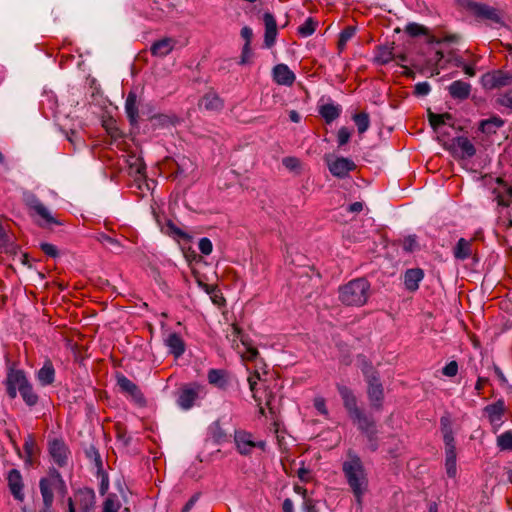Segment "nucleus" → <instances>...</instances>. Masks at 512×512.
Listing matches in <instances>:
<instances>
[{
    "label": "nucleus",
    "mask_w": 512,
    "mask_h": 512,
    "mask_svg": "<svg viewBox=\"0 0 512 512\" xmlns=\"http://www.w3.org/2000/svg\"><path fill=\"white\" fill-rule=\"evenodd\" d=\"M342 472L358 506L361 508L362 499L368 490L369 481L360 456L352 449L347 451V460L342 464Z\"/></svg>",
    "instance_id": "f257e3e1"
},
{
    "label": "nucleus",
    "mask_w": 512,
    "mask_h": 512,
    "mask_svg": "<svg viewBox=\"0 0 512 512\" xmlns=\"http://www.w3.org/2000/svg\"><path fill=\"white\" fill-rule=\"evenodd\" d=\"M371 294V284L365 277L352 279L338 288V299L345 306L362 307Z\"/></svg>",
    "instance_id": "f03ea898"
},
{
    "label": "nucleus",
    "mask_w": 512,
    "mask_h": 512,
    "mask_svg": "<svg viewBox=\"0 0 512 512\" xmlns=\"http://www.w3.org/2000/svg\"><path fill=\"white\" fill-rule=\"evenodd\" d=\"M464 9L471 14L476 21L487 26L505 27L507 13L505 10L494 7L488 2H460Z\"/></svg>",
    "instance_id": "7ed1b4c3"
},
{
    "label": "nucleus",
    "mask_w": 512,
    "mask_h": 512,
    "mask_svg": "<svg viewBox=\"0 0 512 512\" xmlns=\"http://www.w3.org/2000/svg\"><path fill=\"white\" fill-rule=\"evenodd\" d=\"M39 488L43 499L45 509H50L54 502L53 491L64 496L67 493L66 483L61 473L54 467L49 468L48 476L39 481Z\"/></svg>",
    "instance_id": "20e7f679"
},
{
    "label": "nucleus",
    "mask_w": 512,
    "mask_h": 512,
    "mask_svg": "<svg viewBox=\"0 0 512 512\" xmlns=\"http://www.w3.org/2000/svg\"><path fill=\"white\" fill-rule=\"evenodd\" d=\"M336 388L342 399L343 406L354 425L371 416V414H368L358 406L357 397L351 388L339 383L336 384Z\"/></svg>",
    "instance_id": "39448f33"
},
{
    "label": "nucleus",
    "mask_w": 512,
    "mask_h": 512,
    "mask_svg": "<svg viewBox=\"0 0 512 512\" xmlns=\"http://www.w3.org/2000/svg\"><path fill=\"white\" fill-rule=\"evenodd\" d=\"M16 366L15 362L8 361L7 374L3 381L6 393L10 399H15L17 391H20L29 382L25 371L18 369Z\"/></svg>",
    "instance_id": "423d86ee"
},
{
    "label": "nucleus",
    "mask_w": 512,
    "mask_h": 512,
    "mask_svg": "<svg viewBox=\"0 0 512 512\" xmlns=\"http://www.w3.org/2000/svg\"><path fill=\"white\" fill-rule=\"evenodd\" d=\"M329 172L339 179H344L349 176V173L356 170L357 165L349 158L333 157L331 155L325 156Z\"/></svg>",
    "instance_id": "0eeeda50"
},
{
    "label": "nucleus",
    "mask_w": 512,
    "mask_h": 512,
    "mask_svg": "<svg viewBox=\"0 0 512 512\" xmlns=\"http://www.w3.org/2000/svg\"><path fill=\"white\" fill-rule=\"evenodd\" d=\"M115 378L122 393L129 395L138 406L143 407L146 405L147 401L144 394L133 381L120 372L116 373Z\"/></svg>",
    "instance_id": "6e6552de"
},
{
    "label": "nucleus",
    "mask_w": 512,
    "mask_h": 512,
    "mask_svg": "<svg viewBox=\"0 0 512 512\" xmlns=\"http://www.w3.org/2000/svg\"><path fill=\"white\" fill-rule=\"evenodd\" d=\"M355 425L357 426V429L366 437L368 449L371 452H376L379 448V437L377 422L374 417L371 415Z\"/></svg>",
    "instance_id": "1a4fd4ad"
},
{
    "label": "nucleus",
    "mask_w": 512,
    "mask_h": 512,
    "mask_svg": "<svg viewBox=\"0 0 512 512\" xmlns=\"http://www.w3.org/2000/svg\"><path fill=\"white\" fill-rule=\"evenodd\" d=\"M48 453L58 467L67 466L70 450L62 438H54L48 441Z\"/></svg>",
    "instance_id": "9d476101"
},
{
    "label": "nucleus",
    "mask_w": 512,
    "mask_h": 512,
    "mask_svg": "<svg viewBox=\"0 0 512 512\" xmlns=\"http://www.w3.org/2000/svg\"><path fill=\"white\" fill-rule=\"evenodd\" d=\"M367 382V397L372 409L381 411L384 403V387L380 381V377H372Z\"/></svg>",
    "instance_id": "9b49d317"
},
{
    "label": "nucleus",
    "mask_w": 512,
    "mask_h": 512,
    "mask_svg": "<svg viewBox=\"0 0 512 512\" xmlns=\"http://www.w3.org/2000/svg\"><path fill=\"white\" fill-rule=\"evenodd\" d=\"M176 7L173 2H151L149 10L145 12L147 18L155 21H163L174 18Z\"/></svg>",
    "instance_id": "f8f14e48"
},
{
    "label": "nucleus",
    "mask_w": 512,
    "mask_h": 512,
    "mask_svg": "<svg viewBox=\"0 0 512 512\" xmlns=\"http://www.w3.org/2000/svg\"><path fill=\"white\" fill-rule=\"evenodd\" d=\"M512 83V75L502 70L487 72L481 77V84L484 89L493 90Z\"/></svg>",
    "instance_id": "ddd939ff"
},
{
    "label": "nucleus",
    "mask_w": 512,
    "mask_h": 512,
    "mask_svg": "<svg viewBox=\"0 0 512 512\" xmlns=\"http://www.w3.org/2000/svg\"><path fill=\"white\" fill-rule=\"evenodd\" d=\"M28 208L33 211L35 214H37L44 222H38V225L42 228H45L48 224H56V225H62V222H60L58 219L53 217L48 209L45 207V205L36 197H33L30 199L27 203Z\"/></svg>",
    "instance_id": "4468645a"
},
{
    "label": "nucleus",
    "mask_w": 512,
    "mask_h": 512,
    "mask_svg": "<svg viewBox=\"0 0 512 512\" xmlns=\"http://www.w3.org/2000/svg\"><path fill=\"white\" fill-rule=\"evenodd\" d=\"M6 479L9 491L14 497V499L22 502L24 500L25 495L23 492L24 482L21 472L18 469H11L8 472Z\"/></svg>",
    "instance_id": "2eb2a0df"
},
{
    "label": "nucleus",
    "mask_w": 512,
    "mask_h": 512,
    "mask_svg": "<svg viewBox=\"0 0 512 512\" xmlns=\"http://www.w3.org/2000/svg\"><path fill=\"white\" fill-rule=\"evenodd\" d=\"M445 444V466L447 475L450 478L456 476V442L454 436L443 438Z\"/></svg>",
    "instance_id": "dca6fc26"
},
{
    "label": "nucleus",
    "mask_w": 512,
    "mask_h": 512,
    "mask_svg": "<svg viewBox=\"0 0 512 512\" xmlns=\"http://www.w3.org/2000/svg\"><path fill=\"white\" fill-rule=\"evenodd\" d=\"M234 442L238 453L243 456L250 455L252 449L255 448V441L252 439V434L245 430H235Z\"/></svg>",
    "instance_id": "f3484780"
},
{
    "label": "nucleus",
    "mask_w": 512,
    "mask_h": 512,
    "mask_svg": "<svg viewBox=\"0 0 512 512\" xmlns=\"http://www.w3.org/2000/svg\"><path fill=\"white\" fill-rule=\"evenodd\" d=\"M263 21L265 24L264 45L271 48L274 46L278 34L277 23L275 17L269 12L264 13Z\"/></svg>",
    "instance_id": "a211bd4d"
},
{
    "label": "nucleus",
    "mask_w": 512,
    "mask_h": 512,
    "mask_svg": "<svg viewBox=\"0 0 512 512\" xmlns=\"http://www.w3.org/2000/svg\"><path fill=\"white\" fill-rule=\"evenodd\" d=\"M471 85L463 80L453 81L447 90L449 95L454 100L464 101L469 98L471 94Z\"/></svg>",
    "instance_id": "6ab92c4d"
},
{
    "label": "nucleus",
    "mask_w": 512,
    "mask_h": 512,
    "mask_svg": "<svg viewBox=\"0 0 512 512\" xmlns=\"http://www.w3.org/2000/svg\"><path fill=\"white\" fill-rule=\"evenodd\" d=\"M56 371L51 359L46 358L43 366L37 371L36 378L41 386H49L55 382Z\"/></svg>",
    "instance_id": "aec40b11"
},
{
    "label": "nucleus",
    "mask_w": 512,
    "mask_h": 512,
    "mask_svg": "<svg viewBox=\"0 0 512 512\" xmlns=\"http://www.w3.org/2000/svg\"><path fill=\"white\" fill-rule=\"evenodd\" d=\"M295 74L286 64H277L273 68V79L279 85L291 86L295 81Z\"/></svg>",
    "instance_id": "412c9836"
},
{
    "label": "nucleus",
    "mask_w": 512,
    "mask_h": 512,
    "mask_svg": "<svg viewBox=\"0 0 512 512\" xmlns=\"http://www.w3.org/2000/svg\"><path fill=\"white\" fill-rule=\"evenodd\" d=\"M75 498L80 512L92 511L95 504V493L93 489H80L77 491Z\"/></svg>",
    "instance_id": "4be33fe9"
},
{
    "label": "nucleus",
    "mask_w": 512,
    "mask_h": 512,
    "mask_svg": "<svg viewBox=\"0 0 512 512\" xmlns=\"http://www.w3.org/2000/svg\"><path fill=\"white\" fill-rule=\"evenodd\" d=\"M125 112L130 125L137 126L140 116L137 104V95L134 91H130L126 97Z\"/></svg>",
    "instance_id": "5701e85b"
},
{
    "label": "nucleus",
    "mask_w": 512,
    "mask_h": 512,
    "mask_svg": "<svg viewBox=\"0 0 512 512\" xmlns=\"http://www.w3.org/2000/svg\"><path fill=\"white\" fill-rule=\"evenodd\" d=\"M198 396V387L184 386L179 392L177 403L182 409L188 410L193 407Z\"/></svg>",
    "instance_id": "b1692460"
},
{
    "label": "nucleus",
    "mask_w": 512,
    "mask_h": 512,
    "mask_svg": "<svg viewBox=\"0 0 512 512\" xmlns=\"http://www.w3.org/2000/svg\"><path fill=\"white\" fill-rule=\"evenodd\" d=\"M424 278V271L421 268L407 269L404 273V285L409 292L419 289V283Z\"/></svg>",
    "instance_id": "393cba45"
},
{
    "label": "nucleus",
    "mask_w": 512,
    "mask_h": 512,
    "mask_svg": "<svg viewBox=\"0 0 512 512\" xmlns=\"http://www.w3.org/2000/svg\"><path fill=\"white\" fill-rule=\"evenodd\" d=\"M175 44V39L164 37L151 45L150 52L153 56L165 57L173 50Z\"/></svg>",
    "instance_id": "a878e982"
},
{
    "label": "nucleus",
    "mask_w": 512,
    "mask_h": 512,
    "mask_svg": "<svg viewBox=\"0 0 512 512\" xmlns=\"http://www.w3.org/2000/svg\"><path fill=\"white\" fill-rule=\"evenodd\" d=\"M165 345L169 348V352L175 357L179 358L185 352L186 345L182 337L176 333H170L165 339Z\"/></svg>",
    "instance_id": "bb28decb"
},
{
    "label": "nucleus",
    "mask_w": 512,
    "mask_h": 512,
    "mask_svg": "<svg viewBox=\"0 0 512 512\" xmlns=\"http://www.w3.org/2000/svg\"><path fill=\"white\" fill-rule=\"evenodd\" d=\"M483 411L490 423L499 422L506 413L505 402L503 399H498L496 402L485 406Z\"/></svg>",
    "instance_id": "cd10ccee"
},
{
    "label": "nucleus",
    "mask_w": 512,
    "mask_h": 512,
    "mask_svg": "<svg viewBox=\"0 0 512 512\" xmlns=\"http://www.w3.org/2000/svg\"><path fill=\"white\" fill-rule=\"evenodd\" d=\"M199 106L208 111H219L223 108V100L215 92L206 93L199 101Z\"/></svg>",
    "instance_id": "c85d7f7f"
},
{
    "label": "nucleus",
    "mask_w": 512,
    "mask_h": 512,
    "mask_svg": "<svg viewBox=\"0 0 512 512\" xmlns=\"http://www.w3.org/2000/svg\"><path fill=\"white\" fill-rule=\"evenodd\" d=\"M207 378L211 385L219 389L225 390L228 386V373L223 369H210Z\"/></svg>",
    "instance_id": "c756f323"
},
{
    "label": "nucleus",
    "mask_w": 512,
    "mask_h": 512,
    "mask_svg": "<svg viewBox=\"0 0 512 512\" xmlns=\"http://www.w3.org/2000/svg\"><path fill=\"white\" fill-rule=\"evenodd\" d=\"M504 120L498 116H492L488 119L482 120L478 129L485 134H495L497 129L504 125Z\"/></svg>",
    "instance_id": "7c9ffc66"
},
{
    "label": "nucleus",
    "mask_w": 512,
    "mask_h": 512,
    "mask_svg": "<svg viewBox=\"0 0 512 512\" xmlns=\"http://www.w3.org/2000/svg\"><path fill=\"white\" fill-rule=\"evenodd\" d=\"M472 240L460 238L453 249L454 257L458 260H466L472 255Z\"/></svg>",
    "instance_id": "2f4dec72"
},
{
    "label": "nucleus",
    "mask_w": 512,
    "mask_h": 512,
    "mask_svg": "<svg viewBox=\"0 0 512 512\" xmlns=\"http://www.w3.org/2000/svg\"><path fill=\"white\" fill-rule=\"evenodd\" d=\"M340 108L334 104H324L319 108V114L327 124H330L340 116Z\"/></svg>",
    "instance_id": "473e14b6"
},
{
    "label": "nucleus",
    "mask_w": 512,
    "mask_h": 512,
    "mask_svg": "<svg viewBox=\"0 0 512 512\" xmlns=\"http://www.w3.org/2000/svg\"><path fill=\"white\" fill-rule=\"evenodd\" d=\"M23 401L29 407H33L37 405L39 401V396L34 391V388L30 381L19 391Z\"/></svg>",
    "instance_id": "72a5a7b5"
},
{
    "label": "nucleus",
    "mask_w": 512,
    "mask_h": 512,
    "mask_svg": "<svg viewBox=\"0 0 512 512\" xmlns=\"http://www.w3.org/2000/svg\"><path fill=\"white\" fill-rule=\"evenodd\" d=\"M357 358L360 362V368L366 381L372 379V377H379L378 371L373 367L372 362L365 355L359 354Z\"/></svg>",
    "instance_id": "f704fd0d"
},
{
    "label": "nucleus",
    "mask_w": 512,
    "mask_h": 512,
    "mask_svg": "<svg viewBox=\"0 0 512 512\" xmlns=\"http://www.w3.org/2000/svg\"><path fill=\"white\" fill-rule=\"evenodd\" d=\"M97 240L103 245H108L110 251L115 254H120L123 250V245L118 239L113 238L105 233H100L97 236Z\"/></svg>",
    "instance_id": "c9c22d12"
},
{
    "label": "nucleus",
    "mask_w": 512,
    "mask_h": 512,
    "mask_svg": "<svg viewBox=\"0 0 512 512\" xmlns=\"http://www.w3.org/2000/svg\"><path fill=\"white\" fill-rule=\"evenodd\" d=\"M210 434L215 444H222L229 441L230 436L221 427L220 422H214L210 427Z\"/></svg>",
    "instance_id": "e433bc0d"
},
{
    "label": "nucleus",
    "mask_w": 512,
    "mask_h": 512,
    "mask_svg": "<svg viewBox=\"0 0 512 512\" xmlns=\"http://www.w3.org/2000/svg\"><path fill=\"white\" fill-rule=\"evenodd\" d=\"M455 144L462 150L463 157L471 158L476 154L474 144L464 136H459L454 139Z\"/></svg>",
    "instance_id": "4c0bfd02"
},
{
    "label": "nucleus",
    "mask_w": 512,
    "mask_h": 512,
    "mask_svg": "<svg viewBox=\"0 0 512 512\" xmlns=\"http://www.w3.org/2000/svg\"><path fill=\"white\" fill-rule=\"evenodd\" d=\"M356 27L355 26H346L339 34L338 42H337V49L339 53H342L347 45V42L355 36L356 34Z\"/></svg>",
    "instance_id": "58836bf2"
},
{
    "label": "nucleus",
    "mask_w": 512,
    "mask_h": 512,
    "mask_svg": "<svg viewBox=\"0 0 512 512\" xmlns=\"http://www.w3.org/2000/svg\"><path fill=\"white\" fill-rule=\"evenodd\" d=\"M84 453L87 459L93 461L94 465L98 469V472H103L102 458L96 446L90 444L84 449Z\"/></svg>",
    "instance_id": "ea45409f"
},
{
    "label": "nucleus",
    "mask_w": 512,
    "mask_h": 512,
    "mask_svg": "<svg viewBox=\"0 0 512 512\" xmlns=\"http://www.w3.org/2000/svg\"><path fill=\"white\" fill-rule=\"evenodd\" d=\"M319 22L313 17H308L303 24H301L297 33L301 37L311 36L317 29Z\"/></svg>",
    "instance_id": "a19ab883"
},
{
    "label": "nucleus",
    "mask_w": 512,
    "mask_h": 512,
    "mask_svg": "<svg viewBox=\"0 0 512 512\" xmlns=\"http://www.w3.org/2000/svg\"><path fill=\"white\" fill-rule=\"evenodd\" d=\"M353 121L357 126V130L359 134H363L366 132L370 126V117L369 114L365 111H361L353 115Z\"/></svg>",
    "instance_id": "79ce46f5"
},
{
    "label": "nucleus",
    "mask_w": 512,
    "mask_h": 512,
    "mask_svg": "<svg viewBox=\"0 0 512 512\" xmlns=\"http://www.w3.org/2000/svg\"><path fill=\"white\" fill-rule=\"evenodd\" d=\"M393 48L388 46H379L377 54L374 58L375 62L380 65H386L394 59Z\"/></svg>",
    "instance_id": "37998d69"
},
{
    "label": "nucleus",
    "mask_w": 512,
    "mask_h": 512,
    "mask_svg": "<svg viewBox=\"0 0 512 512\" xmlns=\"http://www.w3.org/2000/svg\"><path fill=\"white\" fill-rule=\"evenodd\" d=\"M23 450L26 456H37L40 453L33 434H28L24 440Z\"/></svg>",
    "instance_id": "c03bdc74"
},
{
    "label": "nucleus",
    "mask_w": 512,
    "mask_h": 512,
    "mask_svg": "<svg viewBox=\"0 0 512 512\" xmlns=\"http://www.w3.org/2000/svg\"><path fill=\"white\" fill-rule=\"evenodd\" d=\"M440 430L443 435V438L454 436L452 429V420L448 412L444 413V415H442L440 418Z\"/></svg>",
    "instance_id": "a18cd8bd"
},
{
    "label": "nucleus",
    "mask_w": 512,
    "mask_h": 512,
    "mask_svg": "<svg viewBox=\"0 0 512 512\" xmlns=\"http://www.w3.org/2000/svg\"><path fill=\"white\" fill-rule=\"evenodd\" d=\"M149 121H151L155 127H168L174 124L173 117L166 114L151 115L149 116Z\"/></svg>",
    "instance_id": "49530a36"
},
{
    "label": "nucleus",
    "mask_w": 512,
    "mask_h": 512,
    "mask_svg": "<svg viewBox=\"0 0 512 512\" xmlns=\"http://www.w3.org/2000/svg\"><path fill=\"white\" fill-rule=\"evenodd\" d=\"M405 32L410 37H418L421 35H428V28L417 23H409L405 28Z\"/></svg>",
    "instance_id": "de8ad7c7"
},
{
    "label": "nucleus",
    "mask_w": 512,
    "mask_h": 512,
    "mask_svg": "<svg viewBox=\"0 0 512 512\" xmlns=\"http://www.w3.org/2000/svg\"><path fill=\"white\" fill-rule=\"evenodd\" d=\"M497 445L501 450H512V431H506L497 437Z\"/></svg>",
    "instance_id": "09e8293b"
},
{
    "label": "nucleus",
    "mask_w": 512,
    "mask_h": 512,
    "mask_svg": "<svg viewBox=\"0 0 512 512\" xmlns=\"http://www.w3.org/2000/svg\"><path fill=\"white\" fill-rule=\"evenodd\" d=\"M129 166L131 171L135 173L137 176L142 178L146 177V164L144 163L142 158H135L134 161L131 162Z\"/></svg>",
    "instance_id": "8fccbe9b"
},
{
    "label": "nucleus",
    "mask_w": 512,
    "mask_h": 512,
    "mask_svg": "<svg viewBox=\"0 0 512 512\" xmlns=\"http://www.w3.org/2000/svg\"><path fill=\"white\" fill-rule=\"evenodd\" d=\"M232 334L235 338L240 339L241 343L246 347V349L248 346L252 345V341L249 336L245 334L237 324L232 325Z\"/></svg>",
    "instance_id": "3c124183"
},
{
    "label": "nucleus",
    "mask_w": 512,
    "mask_h": 512,
    "mask_svg": "<svg viewBox=\"0 0 512 512\" xmlns=\"http://www.w3.org/2000/svg\"><path fill=\"white\" fill-rule=\"evenodd\" d=\"M427 116L430 126L434 131H438L442 125H444V121L440 114L434 113L431 109L427 110Z\"/></svg>",
    "instance_id": "603ef678"
},
{
    "label": "nucleus",
    "mask_w": 512,
    "mask_h": 512,
    "mask_svg": "<svg viewBox=\"0 0 512 512\" xmlns=\"http://www.w3.org/2000/svg\"><path fill=\"white\" fill-rule=\"evenodd\" d=\"M253 52L251 49V45L244 44L242 48V53L239 60V65H247L252 62Z\"/></svg>",
    "instance_id": "864d4df0"
},
{
    "label": "nucleus",
    "mask_w": 512,
    "mask_h": 512,
    "mask_svg": "<svg viewBox=\"0 0 512 512\" xmlns=\"http://www.w3.org/2000/svg\"><path fill=\"white\" fill-rule=\"evenodd\" d=\"M403 249L405 252L411 253L418 247L417 239L415 235H409L403 240Z\"/></svg>",
    "instance_id": "5fc2aeb1"
},
{
    "label": "nucleus",
    "mask_w": 512,
    "mask_h": 512,
    "mask_svg": "<svg viewBox=\"0 0 512 512\" xmlns=\"http://www.w3.org/2000/svg\"><path fill=\"white\" fill-rule=\"evenodd\" d=\"M105 129L107 133L110 135V137L115 141L123 138L124 136L122 131L118 127H116V124L114 122L106 124Z\"/></svg>",
    "instance_id": "6e6d98bb"
},
{
    "label": "nucleus",
    "mask_w": 512,
    "mask_h": 512,
    "mask_svg": "<svg viewBox=\"0 0 512 512\" xmlns=\"http://www.w3.org/2000/svg\"><path fill=\"white\" fill-rule=\"evenodd\" d=\"M40 249L42 252L52 258H56L59 256V251L57 247L51 243L43 242L40 244Z\"/></svg>",
    "instance_id": "4d7b16f0"
},
{
    "label": "nucleus",
    "mask_w": 512,
    "mask_h": 512,
    "mask_svg": "<svg viewBox=\"0 0 512 512\" xmlns=\"http://www.w3.org/2000/svg\"><path fill=\"white\" fill-rule=\"evenodd\" d=\"M350 137H351L350 130L347 127H341L338 130V134H337L338 146L341 147V146L347 144L350 140Z\"/></svg>",
    "instance_id": "13d9d810"
},
{
    "label": "nucleus",
    "mask_w": 512,
    "mask_h": 512,
    "mask_svg": "<svg viewBox=\"0 0 512 512\" xmlns=\"http://www.w3.org/2000/svg\"><path fill=\"white\" fill-rule=\"evenodd\" d=\"M458 373V363L455 360L450 361L447 363L443 369L442 374L447 377H454Z\"/></svg>",
    "instance_id": "bf43d9fd"
},
{
    "label": "nucleus",
    "mask_w": 512,
    "mask_h": 512,
    "mask_svg": "<svg viewBox=\"0 0 512 512\" xmlns=\"http://www.w3.org/2000/svg\"><path fill=\"white\" fill-rule=\"evenodd\" d=\"M199 250L204 255H209L212 252L213 245L209 238H201L198 244Z\"/></svg>",
    "instance_id": "052dcab7"
},
{
    "label": "nucleus",
    "mask_w": 512,
    "mask_h": 512,
    "mask_svg": "<svg viewBox=\"0 0 512 512\" xmlns=\"http://www.w3.org/2000/svg\"><path fill=\"white\" fill-rule=\"evenodd\" d=\"M120 508L119 503H116L112 498L108 497L103 503L102 512H118Z\"/></svg>",
    "instance_id": "680f3d73"
},
{
    "label": "nucleus",
    "mask_w": 512,
    "mask_h": 512,
    "mask_svg": "<svg viewBox=\"0 0 512 512\" xmlns=\"http://www.w3.org/2000/svg\"><path fill=\"white\" fill-rule=\"evenodd\" d=\"M430 92V85L428 82H419L414 86V94L417 96H425Z\"/></svg>",
    "instance_id": "e2e57ef3"
},
{
    "label": "nucleus",
    "mask_w": 512,
    "mask_h": 512,
    "mask_svg": "<svg viewBox=\"0 0 512 512\" xmlns=\"http://www.w3.org/2000/svg\"><path fill=\"white\" fill-rule=\"evenodd\" d=\"M282 164L289 170H295L300 166V161L296 157L288 156L283 158Z\"/></svg>",
    "instance_id": "0e129e2a"
},
{
    "label": "nucleus",
    "mask_w": 512,
    "mask_h": 512,
    "mask_svg": "<svg viewBox=\"0 0 512 512\" xmlns=\"http://www.w3.org/2000/svg\"><path fill=\"white\" fill-rule=\"evenodd\" d=\"M297 476L302 482H310L312 479L311 471L304 466V463H302V466L297 471Z\"/></svg>",
    "instance_id": "69168bd1"
},
{
    "label": "nucleus",
    "mask_w": 512,
    "mask_h": 512,
    "mask_svg": "<svg viewBox=\"0 0 512 512\" xmlns=\"http://www.w3.org/2000/svg\"><path fill=\"white\" fill-rule=\"evenodd\" d=\"M497 101L500 105L512 109V90L502 95Z\"/></svg>",
    "instance_id": "338daca9"
},
{
    "label": "nucleus",
    "mask_w": 512,
    "mask_h": 512,
    "mask_svg": "<svg viewBox=\"0 0 512 512\" xmlns=\"http://www.w3.org/2000/svg\"><path fill=\"white\" fill-rule=\"evenodd\" d=\"M316 503H317V501H315L312 498L309 500L303 501V504H302L303 512H318V509L316 508Z\"/></svg>",
    "instance_id": "774afa93"
}]
</instances>
